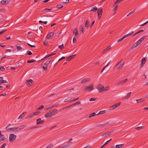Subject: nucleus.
<instances>
[{
    "label": "nucleus",
    "instance_id": "nucleus-11",
    "mask_svg": "<svg viewBox=\"0 0 148 148\" xmlns=\"http://www.w3.org/2000/svg\"><path fill=\"white\" fill-rule=\"evenodd\" d=\"M147 60V57L143 58L141 60V63L140 64V66H143L144 64L145 63Z\"/></svg>",
    "mask_w": 148,
    "mask_h": 148
},
{
    "label": "nucleus",
    "instance_id": "nucleus-60",
    "mask_svg": "<svg viewBox=\"0 0 148 148\" xmlns=\"http://www.w3.org/2000/svg\"><path fill=\"white\" fill-rule=\"evenodd\" d=\"M73 43H75L76 42V38L75 37H74L73 39Z\"/></svg>",
    "mask_w": 148,
    "mask_h": 148
},
{
    "label": "nucleus",
    "instance_id": "nucleus-51",
    "mask_svg": "<svg viewBox=\"0 0 148 148\" xmlns=\"http://www.w3.org/2000/svg\"><path fill=\"white\" fill-rule=\"evenodd\" d=\"M97 10V7H95L94 8L91 9L90 10L91 11H94Z\"/></svg>",
    "mask_w": 148,
    "mask_h": 148
},
{
    "label": "nucleus",
    "instance_id": "nucleus-49",
    "mask_svg": "<svg viewBox=\"0 0 148 148\" xmlns=\"http://www.w3.org/2000/svg\"><path fill=\"white\" fill-rule=\"evenodd\" d=\"M118 5H117L115 6L114 7V8L113 10V11H114V12H115L116 10H117V9L118 8Z\"/></svg>",
    "mask_w": 148,
    "mask_h": 148
},
{
    "label": "nucleus",
    "instance_id": "nucleus-4",
    "mask_svg": "<svg viewBox=\"0 0 148 148\" xmlns=\"http://www.w3.org/2000/svg\"><path fill=\"white\" fill-rule=\"evenodd\" d=\"M93 86L92 84L91 86H86L83 87V90H88L90 91L93 89Z\"/></svg>",
    "mask_w": 148,
    "mask_h": 148
},
{
    "label": "nucleus",
    "instance_id": "nucleus-18",
    "mask_svg": "<svg viewBox=\"0 0 148 148\" xmlns=\"http://www.w3.org/2000/svg\"><path fill=\"white\" fill-rule=\"evenodd\" d=\"M89 80L90 79L89 78L84 79L82 80L81 83L82 84L85 83L87 82H89Z\"/></svg>",
    "mask_w": 148,
    "mask_h": 148
},
{
    "label": "nucleus",
    "instance_id": "nucleus-7",
    "mask_svg": "<svg viewBox=\"0 0 148 148\" xmlns=\"http://www.w3.org/2000/svg\"><path fill=\"white\" fill-rule=\"evenodd\" d=\"M113 130H112L110 132H108L105 133L102 136L103 137H108L109 136L111 135V134L113 132Z\"/></svg>",
    "mask_w": 148,
    "mask_h": 148
},
{
    "label": "nucleus",
    "instance_id": "nucleus-43",
    "mask_svg": "<svg viewBox=\"0 0 148 148\" xmlns=\"http://www.w3.org/2000/svg\"><path fill=\"white\" fill-rule=\"evenodd\" d=\"M58 48L61 50L63 49L64 48V45L63 44H62L61 45H59L58 47Z\"/></svg>",
    "mask_w": 148,
    "mask_h": 148
},
{
    "label": "nucleus",
    "instance_id": "nucleus-21",
    "mask_svg": "<svg viewBox=\"0 0 148 148\" xmlns=\"http://www.w3.org/2000/svg\"><path fill=\"white\" fill-rule=\"evenodd\" d=\"M138 43H136V42L135 43H134L133 45L130 47V50H131V49H132L133 48H136V47L137 46H138L139 45L138 44Z\"/></svg>",
    "mask_w": 148,
    "mask_h": 148
},
{
    "label": "nucleus",
    "instance_id": "nucleus-61",
    "mask_svg": "<svg viewBox=\"0 0 148 148\" xmlns=\"http://www.w3.org/2000/svg\"><path fill=\"white\" fill-rule=\"evenodd\" d=\"M65 58V57H62L58 61V62H60V61L61 60L64 59Z\"/></svg>",
    "mask_w": 148,
    "mask_h": 148
},
{
    "label": "nucleus",
    "instance_id": "nucleus-34",
    "mask_svg": "<svg viewBox=\"0 0 148 148\" xmlns=\"http://www.w3.org/2000/svg\"><path fill=\"white\" fill-rule=\"evenodd\" d=\"M80 104V101H78L77 102H76L72 104H71L70 106H71V107L73 106H74L76 105Z\"/></svg>",
    "mask_w": 148,
    "mask_h": 148
},
{
    "label": "nucleus",
    "instance_id": "nucleus-39",
    "mask_svg": "<svg viewBox=\"0 0 148 148\" xmlns=\"http://www.w3.org/2000/svg\"><path fill=\"white\" fill-rule=\"evenodd\" d=\"M56 6L58 8H60L63 7V5L60 4H59L57 5Z\"/></svg>",
    "mask_w": 148,
    "mask_h": 148
},
{
    "label": "nucleus",
    "instance_id": "nucleus-50",
    "mask_svg": "<svg viewBox=\"0 0 148 148\" xmlns=\"http://www.w3.org/2000/svg\"><path fill=\"white\" fill-rule=\"evenodd\" d=\"M135 12V10H133L131 12L129 13L127 15V16H129L130 15H131V14H133Z\"/></svg>",
    "mask_w": 148,
    "mask_h": 148
},
{
    "label": "nucleus",
    "instance_id": "nucleus-48",
    "mask_svg": "<svg viewBox=\"0 0 148 148\" xmlns=\"http://www.w3.org/2000/svg\"><path fill=\"white\" fill-rule=\"evenodd\" d=\"M25 126L26 125H21L19 126V128L20 129V131L21 130V129H23Z\"/></svg>",
    "mask_w": 148,
    "mask_h": 148
},
{
    "label": "nucleus",
    "instance_id": "nucleus-14",
    "mask_svg": "<svg viewBox=\"0 0 148 148\" xmlns=\"http://www.w3.org/2000/svg\"><path fill=\"white\" fill-rule=\"evenodd\" d=\"M146 36H144L142 37L141 38L139 39L137 42L136 43H138V45H140L143 40L145 39Z\"/></svg>",
    "mask_w": 148,
    "mask_h": 148
},
{
    "label": "nucleus",
    "instance_id": "nucleus-20",
    "mask_svg": "<svg viewBox=\"0 0 148 148\" xmlns=\"http://www.w3.org/2000/svg\"><path fill=\"white\" fill-rule=\"evenodd\" d=\"M127 80L128 79H125L124 80H121L118 84H122L126 83Z\"/></svg>",
    "mask_w": 148,
    "mask_h": 148
},
{
    "label": "nucleus",
    "instance_id": "nucleus-64",
    "mask_svg": "<svg viewBox=\"0 0 148 148\" xmlns=\"http://www.w3.org/2000/svg\"><path fill=\"white\" fill-rule=\"evenodd\" d=\"M95 23V21H93L92 22L91 24L90 25V27H91L93 25H94V23Z\"/></svg>",
    "mask_w": 148,
    "mask_h": 148
},
{
    "label": "nucleus",
    "instance_id": "nucleus-56",
    "mask_svg": "<svg viewBox=\"0 0 148 148\" xmlns=\"http://www.w3.org/2000/svg\"><path fill=\"white\" fill-rule=\"evenodd\" d=\"M6 145V143H4L2 145L0 148H5V147Z\"/></svg>",
    "mask_w": 148,
    "mask_h": 148
},
{
    "label": "nucleus",
    "instance_id": "nucleus-46",
    "mask_svg": "<svg viewBox=\"0 0 148 148\" xmlns=\"http://www.w3.org/2000/svg\"><path fill=\"white\" fill-rule=\"evenodd\" d=\"M112 140V139H110L109 140H108V141H106L105 143V144H104V145H105L106 146L108 144V143L110 142L111 140Z\"/></svg>",
    "mask_w": 148,
    "mask_h": 148
},
{
    "label": "nucleus",
    "instance_id": "nucleus-53",
    "mask_svg": "<svg viewBox=\"0 0 148 148\" xmlns=\"http://www.w3.org/2000/svg\"><path fill=\"white\" fill-rule=\"evenodd\" d=\"M96 100V98H92L90 99L89 101H95Z\"/></svg>",
    "mask_w": 148,
    "mask_h": 148
},
{
    "label": "nucleus",
    "instance_id": "nucleus-26",
    "mask_svg": "<svg viewBox=\"0 0 148 148\" xmlns=\"http://www.w3.org/2000/svg\"><path fill=\"white\" fill-rule=\"evenodd\" d=\"M73 98L72 97H68L67 99L64 100V102H71V98Z\"/></svg>",
    "mask_w": 148,
    "mask_h": 148
},
{
    "label": "nucleus",
    "instance_id": "nucleus-59",
    "mask_svg": "<svg viewBox=\"0 0 148 148\" xmlns=\"http://www.w3.org/2000/svg\"><path fill=\"white\" fill-rule=\"evenodd\" d=\"M27 44L29 46L31 47H34V48H35L36 47V46L35 45H30V44H29V43H27Z\"/></svg>",
    "mask_w": 148,
    "mask_h": 148
},
{
    "label": "nucleus",
    "instance_id": "nucleus-1",
    "mask_svg": "<svg viewBox=\"0 0 148 148\" xmlns=\"http://www.w3.org/2000/svg\"><path fill=\"white\" fill-rule=\"evenodd\" d=\"M16 138V136L13 134H10L9 136V141L12 142L14 141Z\"/></svg>",
    "mask_w": 148,
    "mask_h": 148
},
{
    "label": "nucleus",
    "instance_id": "nucleus-47",
    "mask_svg": "<svg viewBox=\"0 0 148 148\" xmlns=\"http://www.w3.org/2000/svg\"><path fill=\"white\" fill-rule=\"evenodd\" d=\"M32 54V53L31 51H28L27 52V53H26L25 54V55H31Z\"/></svg>",
    "mask_w": 148,
    "mask_h": 148
},
{
    "label": "nucleus",
    "instance_id": "nucleus-12",
    "mask_svg": "<svg viewBox=\"0 0 148 148\" xmlns=\"http://www.w3.org/2000/svg\"><path fill=\"white\" fill-rule=\"evenodd\" d=\"M41 65L44 71H46L47 70L48 65L47 64L45 63H42L41 64Z\"/></svg>",
    "mask_w": 148,
    "mask_h": 148
},
{
    "label": "nucleus",
    "instance_id": "nucleus-10",
    "mask_svg": "<svg viewBox=\"0 0 148 148\" xmlns=\"http://www.w3.org/2000/svg\"><path fill=\"white\" fill-rule=\"evenodd\" d=\"M50 111L51 112L52 116H53L57 114L58 112V111L57 109L51 110H50Z\"/></svg>",
    "mask_w": 148,
    "mask_h": 148
},
{
    "label": "nucleus",
    "instance_id": "nucleus-54",
    "mask_svg": "<svg viewBox=\"0 0 148 148\" xmlns=\"http://www.w3.org/2000/svg\"><path fill=\"white\" fill-rule=\"evenodd\" d=\"M143 127V126L138 127H136L135 129L137 130H140Z\"/></svg>",
    "mask_w": 148,
    "mask_h": 148
},
{
    "label": "nucleus",
    "instance_id": "nucleus-3",
    "mask_svg": "<svg viewBox=\"0 0 148 148\" xmlns=\"http://www.w3.org/2000/svg\"><path fill=\"white\" fill-rule=\"evenodd\" d=\"M40 113V112L39 111H37L35 112L29 114L28 116L29 118H31L34 116L38 115Z\"/></svg>",
    "mask_w": 148,
    "mask_h": 148
},
{
    "label": "nucleus",
    "instance_id": "nucleus-35",
    "mask_svg": "<svg viewBox=\"0 0 148 148\" xmlns=\"http://www.w3.org/2000/svg\"><path fill=\"white\" fill-rule=\"evenodd\" d=\"M110 88V87L108 86H106L105 88L104 87L103 91H107Z\"/></svg>",
    "mask_w": 148,
    "mask_h": 148
},
{
    "label": "nucleus",
    "instance_id": "nucleus-55",
    "mask_svg": "<svg viewBox=\"0 0 148 148\" xmlns=\"http://www.w3.org/2000/svg\"><path fill=\"white\" fill-rule=\"evenodd\" d=\"M63 3H68L69 1V0H63Z\"/></svg>",
    "mask_w": 148,
    "mask_h": 148
},
{
    "label": "nucleus",
    "instance_id": "nucleus-40",
    "mask_svg": "<svg viewBox=\"0 0 148 148\" xmlns=\"http://www.w3.org/2000/svg\"><path fill=\"white\" fill-rule=\"evenodd\" d=\"M96 115V114L95 112H94L91 114L90 116H88L89 118L92 117Z\"/></svg>",
    "mask_w": 148,
    "mask_h": 148
},
{
    "label": "nucleus",
    "instance_id": "nucleus-13",
    "mask_svg": "<svg viewBox=\"0 0 148 148\" xmlns=\"http://www.w3.org/2000/svg\"><path fill=\"white\" fill-rule=\"evenodd\" d=\"M44 120H41V118H39L36 120V124L38 125L42 124L44 123Z\"/></svg>",
    "mask_w": 148,
    "mask_h": 148
},
{
    "label": "nucleus",
    "instance_id": "nucleus-38",
    "mask_svg": "<svg viewBox=\"0 0 148 148\" xmlns=\"http://www.w3.org/2000/svg\"><path fill=\"white\" fill-rule=\"evenodd\" d=\"M52 60V58H49L48 59V60L45 63L47 64H48L49 63H50L51 61Z\"/></svg>",
    "mask_w": 148,
    "mask_h": 148
},
{
    "label": "nucleus",
    "instance_id": "nucleus-37",
    "mask_svg": "<svg viewBox=\"0 0 148 148\" xmlns=\"http://www.w3.org/2000/svg\"><path fill=\"white\" fill-rule=\"evenodd\" d=\"M5 129L8 132H11V127H5Z\"/></svg>",
    "mask_w": 148,
    "mask_h": 148
},
{
    "label": "nucleus",
    "instance_id": "nucleus-27",
    "mask_svg": "<svg viewBox=\"0 0 148 148\" xmlns=\"http://www.w3.org/2000/svg\"><path fill=\"white\" fill-rule=\"evenodd\" d=\"M110 62H111L110 61H109L108 62L106 66H104L103 67V69H102V70L101 71V73L108 66V65H109L110 64Z\"/></svg>",
    "mask_w": 148,
    "mask_h": 148
},
{
    "label": "nucleus",
    "instance_id": "nucleus-16",
    "mask_svg": "<svg viewBox=\"0 0 148 148\" xmlns=\"http://www.w3.org/2000/svg\"><path fill=\"white\" fill-rule=\"evenodd\" d=\"M76 56V54H74L71 56H69L66 58V61H69L71 60L74 58Z\"/></svg>",
    "mask_w": 148,
    "mask_h": 148
},
{
    "label": "nucleus",
    "instance_id": "nucleus-57",
    "mask_svg": "<svg viewBox=\"0 0 148 148\" xmlns=\"http://www.w3.org/2000/svg\"><path fill=\"white\" fill-rule=\"evenodd\" d=\"M44 106L43 105L41 106L40 107H39L38 108V110H41L43 108H44Z\"/></svg>",
    "mask_w": 148,
    "mask_h": 148
},
{
    "label": "nucleus",
    "instance_id": "nucleus-41",
    "mask_svg": "<svg viewBox=\"0 0 148 148\" xmlns=\"http://www.w3.org/2000/svg\"><path fill=\"white\" fill-rule=\"evenodd\" d=\"M16 47L18 51H20L22 49V48L20 46H16Z\"/></svg>",
    "mask_w": 148,
    "mask_h": 148
},
{
    "label": "nucleus",
    "instance_id": "nucleus-30",
    "mask_svg": "<svg viewBox=\"0 0 148 148\" xmlns=\"http://www.w3.org/2000/svg\"><path fill=\"white\" fill-rule=\"evenodd\" d=\"M124 145V144L116 145L115 147L116 148H120L123 147Z\"/></svg>",
    "mask_w": 148,
    "mask_h": 148
},
{
    "label": "nucleus",
    "instance_id": "nucleus-22",
    "mask_svg": "<svg viewBox=\"0 0 148 148\" xmlns=\"http://www.w3.org/2000/svg\"><path fill=\"white\" fill-rule=\"evenodd\" d=\"M136 101H137V103H139L141 102L144 101H145V99L144 98H140L138 99H136Z\"/></svg>",
    "mask_w": 148,
    "mask_h": 148
},
{
    "label": "nucleus",
    "instance_id": "nucleus-63",
    "mask_svg": "<svg viewBox=\"0 0 148 148\" xmlns=\"http://www.w3.org/2000/svg\"><path fill=\"white\" fill-rule=\"evenodd\" d=\"M0 69L1 71H4L5 70V68L3 66H2L0 67Z\"/></svg>",
    "mask_w": 148,
    "mask_h": 148
},
{
    "label": "nucleus",
    "instance_id": "nucleus-45",
    "mask_svg": "<svg viewBox=\"0 0 148 148\" xmlns=\"http://www.w3.org/2000/svg\"><path fill=\"white\" fill-rule=\"evenodd\" d=\"M35 61H36V60H35L32 59V60H28L27 61V62L28 63H31L32 62H35Z\"/></svg>",
    "mask_w": 148,
    "mask_h": 148
},
{
    "label": "nucleus",
    "instance_id": "nucleus-15",
    "mask_svg": "<svg viewBox=\"0 0 148 148\" xmlns=\"http://www.w3.org/2000/svg\"><path fill=\"white\" fill-rule=\"evenodd\" d=\"M9 0H2L1 1V3L3 5L7 4L9 3Z\"/></svg>",
    "mask_w": 148,
    "mask_h": 148
},
{
    "label": "nucleus",
    "instance_id": "nucleus-25",
    "mask_svg": "<svg viewBox=\"0 0 148 148\" xmlns=\"http://www.w3.org/2000/svg\"><path fill=\"white\" fill-rule=\"evenodd\" d=\"M85 25V27H86L87 29H88V28L89 27V25H90V24H89V22L88 20H87L86 21Z\"/></svg>",
    "mask_w": 148,
    "mask_h": 148
},
{
    "label": "nucleus",
    "instance_id": "nucleus-33",
    "mask_svg": "<svg viewBox=\"0 0 148 148\" xmlns=\"http://www.w3.org/2000/svg\"><path fill=\"white\" fill-rule=\"evenodd\" d=\"M26 113V112H23L22 114L20 115V116H19V118H18V119H22L23 118V117L25 115L24 114V113Z\"/></svg>",
    "mask_w": 148,
    "mask_h": 148
},
{
    "label": "nucleus",
    "instance_id": "nucleus-36",
    "mask_svg": "<svg viewBox=\"0 0 148 148\" xmlns=\"http://www.w3.org/2000/svg\"><path fill=\"white\" fill-rule=\"evenodd\" d=\"M131 94V92L127 93V95L125 97V98L126 99L129 98Z\"/></svg>",
    "mask_w": 148,
    "mask_h": 148
},
{
    "label": "nucleus",
    "instance_id": "nucleus-31",
    "mask_svg": "<svg viewBox=\"0 0 148 148\" xmlns=\"http://www.w3.org/2000/svg\"><path fill=\"white\" fill-rule=\"evenodd\" d=\"M79 29L81 31H82V34H84V30L83 26L81 25L80 26Z\"/></svg>",
    "mask_w": 148,
    "mask_h": 148
},
{
    "label": "nucleus",
    "instance_id": "nucleus-42",
    "mask_svg": "<svg viewBox=\"0 0 148 148\" xmlns=\"http://www.w3.org/2000/svg\"><path fill=\"white\" fill-rule=\"evenodd\" d=\"M69 145H70L69 144H65V145H63L61 146L62 148H65Z\"/></svg>",
    "mask_w": 148,
    "mask_h": 148
},
{
    "label": "nucleus",
    "instance_id": "nucleus-58",
    "mask_svg": "<svg viewBox=\"0 0 148 148\" xmlns=\"http://www.w3.org/2000/svg\"><path fill=\"white\" fill-rule=\"evenodd\" d=\"M15 127H11V132H15Z\"/></svg>",
    "mask_w": 148,
    "mask_h": 148
},
{
    "label": "nucleus",
    "instance_id": "nucleus-5",
    "mask_svg": "<svg viewBox=\"0 0 148 148\" xmlns=\"http://www.w3.org/2000/svg\"><path fill=\"white\" fill-rule=\"evenodd\" d=\"M96 88L99 92H101L103 91L104 86L102 84H99L97 87Z\"/></svg>",
    "mask_w": 148,
    "mask_h": 148
},
{
    "label": "nucleus",
    "instance_id": "nucleus-52",
    "mask_svg": "<svg viewBox=\"0 0 148 148\" xmlns=\"http://www.w3.org/2000/svg\"><path fill=\"white\" fill-rule=\"evenodd\" d=\"M43 44L44 45L46 46H47L48 44V42L47 41L45 40L43 42Z\"/></svg>",
    "mask_w": 148,
    "mask_h": 148
},
{
    "label": "nucleus",
    "instance_id": "nucleus-9",
    "mask_svg": "<svg viewBox=\"0 0 148 148\" xmlns=\"http://www.w3.org/2000/svg\"><path fill=\"white\" fill-rule=\"evenodd\" d=\"M53 35L54 33L53 32H51L47 35L46 38L47 39H49L53 37Z\"/></svg>",
    "mask_w": 148,
    "mask_h": 148
},
{
    "label": "nucleus",
    "instance_id": "nucleus-32",
    "mask_svg": "<svg viewBox=\"0 0 148 148\" xmlns=\"http://www.w3.org/2000/svg\"><path fill=\"white\" fill-rule=\"evenodd\" d=\"M111 48V46H109L107 47L106 49H104L103 51V53H105L106 51H108L109 49H110Z\"/></svg>",
    "mask_w": 148,
    "mask_h": 148
},
{
    "label": "nucleus",
    "instance_id": "nucleus-8",
    "mask_svg": "<svg viewBox=\"0 0 148 148\" xmlns=\"http://www.w3.org/2000/svg\"><path fill=\"white\" fill-rule=\"evenodd\" d=\"M34 82L32 79H29L27 80L26 84L28 86H31L33 84Z\"/></svg>",
    "mask_w": 148,
    "mask_h": 148
},
{
    "label": "nucleus",
    "instance_id": "nucleus-24",
    "mask_svg": "<svg viewBox=\"0 0 148 148\" xmlns=\"http://www.w3.org/2000/svg\"><path fill=\"white\" fill-rule=\"evenodd\" d=\"M73 33L75 36H78L79 34L77 29L76 28H75L73 31Z\"/></svg>",
    "mask_w": 148,
    "mask_h": 148
},
{
    "label": "nucleus",
    "instance_id": "nucleus-6",
    "mask_svg": "<svg viewBox=\"0 0 148 148\" xmlns=\"http://www.w3.org/2000/svg\"><path fill=\"white\" fill-rule=\"evenodd\" d=\"M121 104V102H119L110 107V109L111 110H114L119 106Z\"/></svg>",
    "mask_w": 148,
    "mask_h": 148
},
{
    "label": "nucleus",
    "instance_id": "nucleus-17",
    "mask_svg": "<svg viewBox=\"0 0 148 148\" xmlns=\"http://www.w3.org/2000/svg\"><path fill=\"white\" fill-rule=\"evenodd\" d=\"M56 54V53H51V54H49L48 55H47L46 56H45L43 58H42V59H41V60H39V61H41L45 59H46L49 57H50L51 56L54 55V54Z\"/></svg>",
    "mask_w": 148,
    "mask_h": 148
},
{
    "label": "nucleus",
    "instance_id": "nucleus-29",
    "mask_svg": "<svg viewBox=\"0 0 148 148\" xmlns=\"http://www.w3.org/2000/svg\"><path fill=\"white\" fill-rule=\"evenodd\" d=\"M15 132H20V129L19 128V127H15Z\"/></svg>",
    "mask_w": 148,
    "mask_h": 148
},
{
    "label": "nucleus",
    "instance_id": "nucleus-28",
    "mask_svg": "<svg viewBox=\"0 0 148 148\" xmlns=\"http://www.w3.org/2000/svg\"><path fill=\"white\" fill-rule=\"evenodd\" d=\"M123 64H120L119 65V66H117V67L116 68H114V69H120L121 68L123 65Z\"/></svg>",
    "mask_w": 148,
    "mask_h": 148
},
{
    "label": "nucleus",
    "instance_id": "nucleus-19",
    "mask_svg": "<svg viewBox=\"0 0 148 148\" xmlns=\"http://www.w3.org/2000/svg\"><path fill=\"white\" fill-rule=\"evenodd\" d=\"M52 116L51 113L50 111H49L47 112L45 115V117L46 118H47L49 117H51Z\"/></svg>",
    "mask_w": 148,
    "mask_h": 148
},
{
    "label": "nucleus",
    "instance_id": "nucleus-62",
    "mask_svg": "<svg viewBox=\"0 0 148 148\" xmlns=\"http://www.w3.org/2000/svg\"><path fill=\"white\" fill-rule=\"evenodd\" d=\"M6 30H3L2 31H1L0 32V35L2 34H3L4 32L6 31Z\"/></svg>",
    "mask_w": 148,
    "mask_h": 148
},
{
    "label": "nucleus",
    "instance_id": "nucleus-2",
    "mask_svg": "<svg viewBox=\"0 0 148 148\" xmlns=\"http://www.w3.org/2000/svg\"><path fill=\"white\" fill-rule=\"evenodd\" d=\"M98 19L99 20L101 16L103 13V9L101 8H99L98 9L97 12Z\"/></svg>",
    "mask_w": 148,
    "mask_h": 148
},
{
    "label": "nucleus",
    "instance_id": "nucleus-44",
    "mask_svg": "<svg viewBox=\"0 0 148 148\" xmlns=\"http://www.w3.org/2000/svg\"><path fill=\"white\" fill-rule=\"evenodd\" d=\"M105 111L104 110L101 111L97 114V115L103 114L105 113Z\"/></svg>",
    "mask_w": 148,
    "mask_h": 148
},
{
    "label": "nucleus",
    "instance_id": "nucleus-23",
    "mask_svg": "<svg viewBox=\"0 0 148 148\" xmlns=\"http://www.w3.org/2000/svg\"><path fill=\"white\" fill-rule=\"evenodd\" d=\"M0 138L1 139L0 141H4L6 140V138L4 136V135L1 134V135H0Z\"/></svg>",
    "mask_w": 148,
    "mask_h": 148
}]
</instances>
